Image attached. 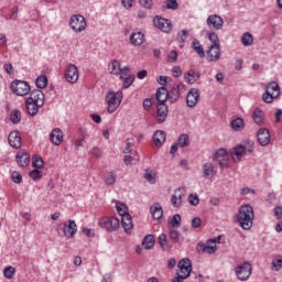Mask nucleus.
<instances>
[{
	"mask_svg": "<svg viewBox=\"0 0 282 282\" xmlns=\"http://www.w3.org/2000/svg\"><path fill=\"white\" fill-rule=\"evenodd\" d=\"M106 102L108 105L109 113H113L115 111H117L118 107L122 105V90H109L106 95Z\"/></svg>",
	"mask_w": 282,
	"mask_h": 282,
	"instance_id": "3",
	"label": "nucleus"
},
{
	"mask_svg": "<svg viewBox=\"0 0 282 282\" xmlns=\"http://www.w3.org/2000/svg\"><path fill=\"white\" fill-rule=\"evenodd\" d=\"M142 246L145 250H151L155 246V237L153 235H147L142 240Z\"/></svg>",
	"mask_w": 282,
	"mask_h": 282,
	"instance_id": "35",
	"label": "nucleus"
},
{
	"mask_svg": "<svg viewBox=\"0 0 282 282\" xmlns=\"http://www.w3.org/2000/svg\"><path fill=\"white\" fill-rule=\"evenodd\" d=\"M203 177L206 180H210L212 177H215L217 175V169H215V165L210 162H206L203 164Z\"/></svg>",
	"mask_w": 282,
	"mask_h": 282,
	"instance_id": "24",
	"label": "nucleus"
},
{
	"mask_svg": "<svg viewBox=\"0 0 282 282\" xmlns=\"http://www.w3.org/2000/svg\"><path fill=\"white\" fill-rule=\"evenodd\" d=\"M118 76L119 80H123L124 78L131 76V68H129V66L120 67Z\"/></svg>",
	"mask_w": 282,
	"mask_h": 282,
	"instance_id": "48",
	"label": "nucleus"
},
{
	"mask_svg": "<svg viewBox=\"0 0 282 282\" xmlns=\"http://www.w3.org/2000/svg\"><path fill=\"white\" fill-rule=\"evenodd\" d=\"M213 160L214 162H218L219 166H221L223 169L228 167V151L224 148L218 149L214 155H213Z\"/></svg>",
	"mask_w": 282,
	"mask_h": 282,
	"instance_id": "12",
	"label": "nucleus"
},
{
	"mask_svg": "<svg viewBox=\"0 0 282 282\" xmlns=\"http://www.w3.org/2000/svg\"><path fill=\"white\" fill-rule=\"evenodd\" d=\"M159 245L164 251L171 250V245H169V239L166 238V234H161L158 238Z\"/></svg>",
	"mask_w": 282,
	"mask_h": 282,
	"instance_id": "39",
	"label": "nucleus"
},
{
	"mask_svg": "<svg viewBox=\"0 0 282 282\" xmlns=\"http://www.w3.org/2000/svg\"><path fill=\"white\" fill-rule=\"evenodd\" d=\"M117 180H118V175L113 171L108 172L105 175V184H106V186H113V184H116Z\"/></svg>",
	"mask_w": 282,
	"mask_h": 282,
	"instance_id": "40",
	"label": "nucleus"
},
{
	"mask_svg": "<svg viewBox=\"0 0 282 282\" xmlns=\"http://www.w3.org/2000/svg\"><path fill=\"white\" fill-rule=\"evenodd\" d=\"M120 61L118 59H113L109 65H108V69L110 72V74H112L113 76H119L120 75Z\"/></svg>",
	"mask_w": 282,
	"mask_h": 282,
	"instance_id": "37",
	"label": "nucleus"
},
{
	"mask_svg": "<svg viewBox=\"0 0 282 282\" xmlns=\"http://www.w3.org/2000/svg\"><path fill=\"white\" fill-rule=\"evenodd\" d=\"M188 202L192 206H197L199 204V196L197 194H191L188 196Z\"/></svg>",
	"mask_w": 282,
	"mask_h": 282,
	"instance_id": "58",
	"label": "nucleus"
},
{
	"mask_svg": "<svg viewBox=\"0 0 282 282\" xmlns=\"http://www.w3.org/2000/svg\"><path fill=\"white\" fill-rule=\"evenodd\" d=\"M4 279H13L14 274H17V269L14 267H7L3 270Z\"/></svg>",
	"mask_w": 282,
	"mask_h": 282,
	"instance_id": "51",
	"label": "nucleus"
},
{
	"mask_svg": "<svg viewBox=\"0 0 282 282\" xmlns=\"http://www.w3.org/2000/svg\"><path fill=\"white\" fill-rule=\"evenodd\" d=\"M191 272H193V264L189 259H182L178 262V271L176 272V276L172 280V282H184L186 279L191 276Z\"/></svg>",
	"mask_w": 282,
	"mask_h": 282,
	"instance_id": "2",
	"label": "nucleus"
},
{
	"mask_svg": "<svg viewBox=\"0 0 282 282\" xmlns=\"http://www.w3.org/2000/svg\"><path fill=\"white\" fill-rule=\"evenodd\" d=\"M156 177L158 175L155 174V172H153V170H145L144 180H147V182H149L150 184H155Z\"/></svg>",
	"mask_w": 282,
	"mask_h": 282,
	"instance_id": "46",
	"label": "nucleus"
},
{
	"mask_svg": "<svg viewBox=\"0 0 282 282\" xmlns=\"http://www.w3.org/2000/svg\"><path fill=\"white\" fill-rule=\"evenodd\" d=\"M192 47L199 56V58H204L206 56V52H204V46H202V43L198 40L193 41Z\"/></svg>",
	"mask_w": 282,
	"mask_h": 282,
	"instance_id": "36",
	"label": "nucleus"
},
{
	"mask_svg": "<svg viewBox=\"0 0 282 282\" xmlns=\"http://www.w3.org/2000/svg\"><path fill=\"white\" fill-rule=\"evenodd\" d=\"M121 225L124 232L131 234V230H133V218L129 214L121 216Z\"/></svg>",
	"mask_w": 282,
	"mask_h": 282,
	"instance_id": "27",
	"label": "nucleus"
},
{
	"mask_svg": "<svg viewBox=\"0 0 282 282\" xmlns=\"http://www.w3.org/2000/svg\"><path fill=\"white\" fill-rule=\"evenodd\" d=\"M153 23H154L155 28H158L162 32H165L166 34H169V32H171V30H173V24H171V20L164 19L160 15H156L153 19Z\"/></svg>",
	"mask_w": 282,
	"mask_h": 282,
	"instance_id": "14",
	"label": "nucleus"
},
{
	"mask_svg": "<svg viewBox=\"0 0 282 282\" xmlns=\"http://www.w3.org/2000/svg\"><path fill=\"white\" fill-rule=\"evenodd\" d=\"M186 39H188V31L182 30L181 33H178V41L182 43L181 47H184Z\"/></svg>",
	"mask_w": 282,
	"mask_h": 282,
	"instance_id": "56",
	"label": "nucleus"
},
{
	"mask_svg": "<svg viewBox=\"0 0 282 282\" xmlns=\"http://www.w3.org/2000/svg\"><path fill=\"white\" fill-rule=\"evenodd\" d=\"M199 102V89L192 88L188 90L186 96V105L189 109H194V107H197V104Z\"/></svg>",
	"mask_w": 282,
	"mask_h": 282,
	"instance_id": "18",
	"label": "nucleus"
},
{
	"mask_svg": "<svg viewBox=\"0 0 282 282\" xmlns=\"http://www.w3.org/2000/svg\"><path fill=\"white\" fill-rule=\"evenodd\" d=\"M180 4H177V0H166L165 8L167 10H177Z\"/></svg>",
	"mask_w": 282,
	"mask_h": 282,
	"instance_id": "57",
	"label": "nucleus"
},
{
	"mask_svg": "<svg viewBox=\"0 0 282 282\" xmlns=\"http://www.w3.org/2000/svg\"><path fill=\"white\" fill-rule=\"evenodd\" d=\"M50 140L55 147H61V144H63V130L59 128L53 129L50 134Z\"/></svg>",
	"mask_w": 282,
	"mask_h": 282,
	"instance_id": "25",
	"label": "nucleus"
},
{
	"mask_svg": "<svg viewBox=\"0 0 282 282\" xmlns=\"http://www.w3.org/2000/svg\"><path fill=\"white\" fill-rule=\"evenodd\" d=\"M123 84H122V88L123 89H129V87H131V85H133V82L135 80V75H130L128 77H123Z\"/></svg>",
	"mask_w": 282,
	"mask_h": 282,
	"instance_id": "50",
	"label": "nucleus"
},
{
	"mask_svg": "<svg viewBox=\"0 0 282 282\" xmlns=\"http://www.w3.org/2000/svg\"><path fill=\"white\" fill-rule=\"evenodd\" d=\"M248 145L249 147L238 144L234 149H231V158L234 162H241V158H243V155H248V153H252V151L254 150V143L249 142Z\"/></svg>",
	"mask_w": 282,
	"mask_h": 282,
	"instance_id": "6",
	"label": "nucleus"
},
{
	"mask_svg": "<svg viewBox=\"0 0 282 282\" xmlns=\"http://www.w3.org/2000/svg\"><path fill=\"white\" fill-rule=\"evenodd\" d=\"M254 41V37L251 35L250 32H246L241 36V43L245 45V47H250Z\"/></svg>",
	"mask_w": 282,
	"mask_h": 282,
	"instance_id": "42",
	"label": "nucleus"
},
{
	"mask_svg": "<svg viewBox=\"0 0 282 282\" xmlns=\"http://www.w3.org/2000/svg\"><path fill=\"white\" fill-rule=\"evenodd\" d=\"M11 178L14 184H21L23 182V176L17 171L12 172Z\"/></svg>",
	"mask_w": 282,
	"mask_h": 282,
	"instance_id": "55",
	"label": "nucleus"
},
{
	"mask_svg": "<svg viewBox=\"0 0 282 282\" xmlns=\"http://www.w3.org/2000/svg\"><path fill=\"white\" fill-rule=\"evenodd\" d=\"M150 210H151V215H152L153 219H156V220H159L164 215L162 205H160L159 203H155L154 205H152L150 207Z\"/></svg>",
	"mask_w": 282,
	"mask_h": 282,
	"instance_id": "32",
	"label": "nucleus"
},
{
	"mask_svg": "<svg viewBox=\"0 0 282 282\" xmlns=\"http://www.w3.org/2000/svg\"><path fill=\"white\" fill-rule=\"evenodd\" d=\"M170 239H172L173 243H180L182 236L180 235V231L172 229L170 230Z\"/></svg>",
	"mask_w": 282,
	"mask_h": 282,
	"instance_id": "52",
	"label": "nucleus"
},
{
	"mask_svg": "<svg viewBox=\"0 0 282 282\" xmlns=\"http://www.w3.org/2000/svg\"><path fill=\"white\" fill-rule=\"evenodd\" d=\"M116 210L118 215H120V217H124V215H129L128 213L129 208L123 203H120V202L116 203Z\"/></svg>",
	"mask_w": 282,
	"mask_h": 282,
	"instance_id": "44",
	"label": "nucleus"
},
{
	"mask_svg": "<svg viewBox=\"0 0 282 282\" xmlns=\"http://www.w3.org/2000/svg\"><path fill=\"white\" fill-rule=\"evenodd\" d=\"M207 36L212 43L210 45L221 47V44L219 43V35H217L216 32H207Z\"/></svg>",
	"mask_w": 282,
	"mask_h": 282,
	"instance_id": "45",
	"label": "nucleus"
},
{
	"mask_svg": "<svg viewBox=\"0 0 282 282\" xmlns=\"http://www.w3.org/2000/svg\"><path fill=\"white\" fill-rule=\"evenodd\" d=\"M156 100L159 105H166V100H173V97H171V94H169L166 87H160L156 90Z\"/></svg>",
	"mask_w": 282,
	"mask_h": 282,
	"instance_id": "23",
	"label": "nucleus"
},
{
	"mask_svg": "<svg viewBox=\"0 0 282 282\" xmlns=\"http://www.w3.org/2000/svg\"><path fill=\"white\" fill-rule=\"evenodd\" d=\"M28 99L35 102L40 107H43V105H45V95L41 89L33 90Z\"/></svg>",
	"mask_w": 282,
	"mask_h": 282,
	"instance_id": "22",
	"label": "nucleus"
},
{
	"mask_svg": "<svg viewBox=\"0 0 282 282\" xmlns=\"http://www.w3.org/2000/svg\"><path fill=\"white\" fill-rule=\"evenodd\" d=\"M177 144L184 149V147H188L189 144V139H188V134L186 133H183L178 137V140H177Z\"/></svg>",
	"mask_w": 282,
	"mask_h": 282,
	"instance_id": "49",
	"label": "nucleus"
},
{
	"mask_svg": "<svg viewBox=\"0 0 282 282\" xmlns=\"http://www.w3.org/2000/svg\"><path fill=\"white\" fill-rule=\"evenodd\" d=\"M69 28L76 34L87 30V20L82 14H74L69 18Z\"/></svg>",
	"mask_w": 282,
	"mask_h": 282,
	"instance_id": "5",
	"label": "nucleus"
},
{
	"mask_svg": "<svg viewBox=\"0 0 282 282\" xmlns=\"http://www.w3.org/2000/svg\"><path fill=\"white\" fill-rule=\"evenodd\" d=\"M17 163L20 169H25L30 165V153L25 150H20L15 156Z\"/></svg>",
	"mask_w": 282,
	"mask_h": 282,
	"instance_id": "20",
	"label": "nucleus"
},
{
	"mask_svg": "<svg viewBox=\"0 0 282 282\" xmlns=\"http://www.w3.org/2000/svg\"><path fill=\"white\" fill-rule=\"evenodd\" d=\"M208 63H217L221 58V46L209 45L206 52Z\"/></svg>",
	"mask_w": 282,
	"mask_h": 282,
	"instance_id": "17",
	"label": "nucleus"
},
{
	"mask_svg": "<svg viewBox=\"0 0 282 282\" xmlns=\"http://www.w3.org/2000/svg\"><path fill=\"white\" fill-rule=\"evenodd\" d=\"M177 51H171L169 54H167V63H175V61H177Z\"/></svg>",
	"mask_w": 282,
	"mask_h": 282,
	"instance_id": "60",
	"label": "nucleus"
},
{
	"mask_svg": "<svg viewBox=\"0 0 282 282\" xmlns=\"http://www.w3.org/2000/svg\"><path fill=\"white\" fill-rule=\"evenodd\" d=\"M206 23L210 30L219 31L224 28V18L218 14H212L207 18Z\"/></svg>",
	"mask_w": 282,
	"mask_h": 282,
	"instance_id": "15",
	"label": "nucleus"
},
{
	"mask_svg": "<svg viewBox=\"0 0 282 282\" xmlns=\"http://www.w3.org/2000/svg\"><path fill=\"white\" fill-rule=\"evenodd\" d=\"M174 78H180L182 76V68L180 66H174L172 69Z\"/></svg>",
	"mask_w": 282,
	"mask_h": 282,
	"instance_id": "62",
	"label": "nucleus"
},
{
	"mask_svg": "<svg viewBox=\"0 0 282 282\" xmlns=\"http://www.w3.org/2000/svg\"><path fill=\"white\" fill-rule=\"evenodd\" d=\"M236 217L242 230H250L254 221V209L250 205H243L239 208Z\"/></svg>",
	"mask_w": 282,
	"mask_h": 282,
	"instance_id": "1",
	"label": "nucleus"
},
{
	"mask_svg": "<svg viewBox=\"0 0 282 282\" xmlns=\"http://www.w3.org/2000/svg\"><path fill=\"white\" fill-rule=\"evenodd\" d=\"M197 252L199 254H215L217 252V238L207 240L205 243L199 242L197 245Z\"/></svg>",
	"mask_w": 282,
	"mask_h": 282,
	"instance_id": "9",
	"label": "nucleus"
},
{
	"mask_svg": "<svg viewBox=\"0 0 282 282\" xmlns=\"http://www.w3.org/2000/svg\"><path fill=\"white\" fill-rule=\"evenodd\" d=\"M153 142L156 147H162L166 142V132L159 130L153 134Z\"/></svg>",
	"mask_w": 282,
	"mask_h": 282,
	"instance_id": "31",
	"label": "nucleus"
},
{
	"mask_svg": "<svg viewBox=\"0 0 282 282\" xmlns=\"http://www.w3.org/2000/svg\"><path fill=\"white\" fill-rule=\"evenodd\" d=\"M62 230L67 239H73V237H76V232H78V225H76L75 220L69 219L63 224Z\"/></svg>",
	"mask_w": 282,
	"mask_h": 282,
	"instance_id": "13",
	"label": "nucleus"
},
{
	"mask_svg": "<svg viewBox=\"0 0 282 282\" xmlns=\"http://www.w3.org/2000/svg\"><path fill=\"white\" fill-rule=\"evenodd\" d=\"M29 177H31L33 182H36V180H41V177H43V172L39 171V169H34L29 173Z\"/></svg>",
	"mask_w": 282,
	"mask_h": 282,
	"instance_id": "54",
	"label": "nucleus"
},
{
	"mask_svg": "<svg viewBox=\"0 0 282 282\" xmlns=\"http://www.w3.org/2000/svg\"><path fill=\"white\" fill-rule=\"evenodd\" d=\"M281 96V87L279 86V83L276 82H270L265 86V93L262 95L263 102H267V105H270L271 102H274L275 98H279Z\"/></svg>",
	"mask_w": 282,
	"mask_h": 282,
	"instance_id": "4",
	"label": "nucleus"
},
{
	"mask_svg": "<svg viewBox=\"0 0 282 282\" xmlns=\"http://www.w3.org/2000/svg\"><path fill=\"white\" fill-rule=\"evenodd\" d=\"M10 120L12 124H19L21 122V110L13 109L10 113Z\"/></svg>",
	"mask_w": 282,
	"mask_h": 282,
	"instance_id": "43",
	"label": "nucleus"
},
{
	"mask_svg": "<svg viewBox=\"0 0 282 282\" xmlns=\"http://www.w3.org/2000/svg\"><path fill=\"white\" fill-rule=\"evenodd\" d=\"M25 106H26V111H28L29 116H36V113H39V110L41 109V107H43V106H39V104H35L30 99L25 100Z\"/></svg>",
	"mask_w": 282,
	"mask_h": 282,
	"instance_id": "30",
	"label": "nucleus"
},
{
	"mask_svg": "<svg viewBox=\"0 0 282 282\" xmlns=\"http://www.w3.org/2000/svg\"><path fill=\"white\" fill-rule=\"evenodd\" d=\"M30 84L24 80H14L11 84V91L15 94V96H28L30 94Z\"/></svg>",
	"mask_w": 282,
	"mask_h": 282,
	"instance_id": "10",
	"label": "nucleus"
},
{
	"mask_svg": "<svg viewBox=\"0 0 282 282\" xmlns=\"http://www.w3.org/2000/svg\"><path fill=\"white\" fill-rule=\"evenodd\" d=\"M166 118H169V106L166 104H159L156 106V121L162 124V122H166Z\"/></svg>",
	"mask_w": 282,
	"mask_h": 282,
	"instance_id": "19",
	"label": "nucleus"
},
{
	"mask_svg": "<svg viewBox=\"0 0 282 282\" xmlns=\"http://www.w3.org/2000/svg\"><path fill=\"white\" fill-rule=\"evenodd\" d=\"M184 80L188 85H195V83H197V80H199V73H197L193 69H189V70H187V73L184 74Z\"/></svg>",
	"mask_w": 282,
	"mask_h": 282,
	"instance_id": "28",
	"label": "nucleus"
},
{
	"mask_svg": "<svg viewBox=\"0 0 282 282\" xmlns=\"http://www.w3.org/2000/svg\"><path fill=\"white\" fill-rule=\"evenodd\" d=\"M99 226L107 232H116V230L120 229V219L116 216L104 217L99 220Z\"/></svg>",
	"mask_w": 282,
	"mask_h": 282,
	"instance_id": "7",
	"label": "nucleus"
},
{
	"mask_svg": "<svg viewBox=\"0 0 282 282\" xmlns=\"http://www.w3.org/2000/svg\"><path fill=\"white\" fill-rule=\"evenodd\" d=\"M130 42L132 45L140 46L144 43V35L142 32H135L130 35Z\"/></svg>",
	"mask_w": 282,
	"mask_h": 282,
	"instance_id": "34",
	"label": "nucleus"
},
{
	"mask_svg": "<svg viewBox=\"0 0 282 282\" xmlns=\"http://www.w3.org/2000/svg\"><path fill=\"white\" fill-rule=\"evenodd\" d=\"M246 128V123L243 122L242 118H236L231 121V129L234 131H243V129Z\"/></svg>",
	"mask_w": 282,
	"mask_h": 282,
	"instance_id": "38",
	"label": "nucleus"
},
{
	"mask_svg": "<svg viewBox=\"0 0 282 282\" xmlns=\"http://www.w3.org/2000/svg\"><path fill=\"white\" fill-rule=\"evenodd\" d=\"M50 83V80L47 79L46 75H40L36 79H35V85L37 87V89H45V87H47V84Z\"/></svg>",
	"mask_w": 282,
	"mask_h": 282,
	"instance_id": "41",
	"label": "nucleus"
},
{
	"mask_svg": "<svg viewBox=\"0 0 282 282\" xmlns=\"http://www.w3.org/2000/svg\"><path fill=\"white\" fill-rule=\"evenodd\" d=\"M8 142L12 149H21V133L19 131L10 132Z\"/></svg>",
	"mask_w": 282,
	"mask_h": 282,
	"instance_id": "26",
	"label": "nucleus"
},
{
	"mask_svg": "<svg viewBox=\"0 0 282 282\" xmlns=\"http://www.w3.org/2000/svg\"><path fill=\"white\" fill-rule=\"evenodd\" d=\"M79 76L80 73L78 72V67L74 64L68 65L65 70V78L67 83H70L72 85H74V83H78Z\"/></svg>",
	"mask_w": 282,
	"mask_h": 282,
	"instance_id": "16",
	"label": "nucleus"
},
{
	"mask_svg": "<svg viewBox=\"0 0 282 282\" xmlns=\"http://www.w3.org/2000/svg\"><path fill=\"white\" fill-rule=\"evenodd\" d=\"M252 119L253 122L261 127V124H263V121L265 120V112H263L261 108H256L252 112Z\"/></svg>",
	"mask_w": 282,
	"mask_h": 282,
	"instance_id": "29",
	"label": "nucleus"
},
{
	"mask_svg": "<svg viewBox=\"0 0 282 282\" xmlns=\"http://www.w3.org/2000/svg\"><path fill=\"white\" fill-rule=\"evenodd\" d=\"M235 274L239 281H248L252 274V264L243 262L235 268Z\"/></svg>",
	"mask_w": 282,
	"mask_h": 282,
	"instance_id": "8",
	"label": "nucleus"
},
{
	"mask_svg": "<svg viewBox=\"0 0 282 282\" xmlns=\"http://www.w3.org/2000/svg\"><path fill=\"white\" fill-rule=\"evenodd\" d=\"M274 217H276V219H281V217H282V207L281 206H276L274 208Z\"/></svg>",
	"mask_w": 282,
	"mask_h": 282,
	"instance_id": "64",
	"label": "nucleus"
},
{
	"mask_svg": "<svg viewBox=\"0 0 282 282\" xmlns=\"http://www.w3.org/2000/svg\"><path fill=\"white\" fill-rule=\"evenodd\" d=\"M186 198V188L178 187L174 191V194L171 197V204L174 208H181L184 199Z\"/></svg>",
	"mask_w": 282,
	"mask_h": 282,
	"instance_id": "11",
	"label": "nucleus"
},
{
	"mask_svg": "<svg viewBox=\"0 0 282 282\" xmlns=\"http://www.w3.org/2000/svg\"><path fill=\"white\" fill-rule=\"evenodd\" d=\"M139 3L142 6V8H147L148 10L153 8V0H139Z\"/></svg>",
	"mask_w": 282,
	"mask_h": 282,
	"instance_id": "61",
	"label": "nucleus"
},
{
	"mask_svg": "<svg viewBox=\"0 0 282 282\" xmlns=\"http://www.w3.org/2000/svg\"><path fill=\"white\" fill-rule=\"evenodd\" d=\"M171 226L172 228H180L181 224H182V216H180V214H175L173 216V218L171 219Z\"/></svg>",
	"mask_w": 282,
	"mask_h": 282,
	"instance_id": "53",
	"label": "nucleus"
},
{
	"mask_svg": "<svg viewBox=\"0 0 282 282\" xmlns=\"http://www.w3.org/2000/svg\"><path fill=\"white\" fill-rule=\"evenodd\" d=\"M32 166L33 169H43L45 166V162L43 161V158L39 155L33 156Z\"/></svg>",
	"mask_w": 282,
	"mask_h": 282,
	"instance_id": "47",
	"label": "nucleus"
},
{
	"mask_svg": "<svg viewBox=\"0 0 282 282\" xmlns=\"http://www.w3.org/2000/svg\"><path fill=\"white\" fill-rule=\"evenodd\" d=\"M282 268V259H275L272 261V270H275V272H279V270H281Z\"/></svg>",
	"mask_w": 282,
	"mask_h": 282,
	"instance_id": "59",
	"label": "nucleus"
},
{
	"mask_svg": "<svg viewBox=\"0 0 282 282\" xmlns=\"http://www.w3.org/2000/svg\"><path fill=\"white\" fill-rule=\"evenodd\" d=\"M258 142L260 147H268L270 144V131L265 128H260L257 133Z\"/></svg>",
	"mask_w": 282,
	"mask_h": 282,
	"instance_id": "21",
	"label": "nucleus"
},
{
	"mask_svg": "<svg viewBox=\"0 0 282 282\" xmlns=\"http://www.w3.org/2000/svg\"><path fill=\"white\" fill-rule=\"evenodd\" d=\"M91 155H94L95 158H100L102 155V151L100 150V148L95 147L90 150Z\"/></svg>",
	"mask_w": 282,
	"mask_h": 282,
	"instance_id": "63",
	"label": "nucleus"
},
{
	"mask_svg": "<svg viewBox=\"0 0 282 282\" xmlns=\"http://www.w3.org/2000/svg\"><path fill=\"white\" fill-rule=\"evenodd\" d=\"M186 88V85L184 83H178L176 85V88L172 91V102H177L180 100V96H182V91Z\"/></svg>",
	"mask_w": 282,
	"mask_h": 282,
	"instance_id": "33",
	"label": "nucleus"
}]
</instances>
